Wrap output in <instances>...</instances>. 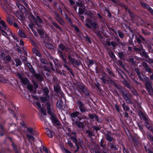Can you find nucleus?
<instances>
[{
  "label": "nucleus",
  "instance_id": "nucleus-26",
  "mask_svg": "<svg viewBox=\"0 0 153 153\" xmlns=\"http://www.w3.org/2000/svg\"><path fill=\"white\" fill-rule=\"evenodd\" d=\"M71 138L75 144H77V140L76 137L75 136H71Z\"/></svg>",
  "mask_w": 153,
  "mask_h": 153
},
{
  "label": "nucleus",
  "instance_id": "nucleus-46",
  "mask_svg": "<svg viewBox=\"0 0 153 153\" xmlns=\"http://www.w3.org/2000/svg\"><path fill=\"white\" fill-rule=\"evenodd\" d=\"M100 79L102 80V82L104 83H106L107 82H108V81L106 80L103 77H100Z\"/></svg>",
  "mask_w": 153,
  "mask_h": 153
},
{
  "label": "nucleus",
  "instance_id": "nucleus-34",
  "mask_svg": "<svg viewBox=\"0 0 153 153\" xmlns=\"http://www.w3.org/2000/svg\"><path fill=\"white\" fill-rule=\"evenodd\" d=\"M123 107L125 110L129 111V108L127 106L125 105L124 104L123 105Z\"/></svg>",
  "mask_w": 153,
  "mask_h": 153
},
{
  "label": "nucleus",
  "instance_id": "nucleus-61",
  "mask_svg": "<svg viewBox=\"0 0 153 153\" xmlns=\"http://www.w3.org/2000/svg\"><path fill=\"white\" fill-rule=\"evenodd\" d=\"M40 61H41V62L43 63V64H45L46 63V61L44 59H40Z\"/></svg>",
  "mask_w": 153,
  "mask_h": 153
},
{
  "label": "nucleus",
  "instance_id": "nucleus-29",
  "mask_svg": "<svg viewBox=\"0 0 153 153\" xmlns=\"http://www.w3.org/2000/svg\"><path fill=\"white\" fill-rule=\"evenodd\" d=\"M54 91L56 92H58L60 90V87L59 85H56L54 88Z\"/></svg>",
  "mask_w": 153,
  "mask_h": 153
},
{
  "label": "nucleus",
  "instance_id": "nucleus-40",
  "mask_svg": "<svg viewBox=\"0 0 153 153\" xmlns=\"http://www.w3.org/2000/svg\"><path fill=\"white\" fill-rule=\"evenodd\" d=\"M59 48L62 50H63L65 49V47L64 45L62 44H60L59 45Z\"/></svg>",
  "mask_w": 153,
  "mask_h": 153
},
{
  "label": "nucleus",
  "instance_id": "nucleus-62",
  "mask_svg": "<svg viewBox=\"0 0 153 153\" xmlns=\"http://www.w3.org/2000/svg\"><path fill=\"white\" fill-rule=\"evenodd\" d=\"M13 26L15 27L16 28H18L19 27V26L16 23L14 22L13 24Z\"/></svg>",
  "mask_w": 153,
  "mask_h": 153
},
{
  "label": "nucleus",
  "instance_id": "nucleus-2",
  "mask_svg": "<svg viewBox=\"0 0 153 153\" xmlns=\"http://www.w3.org/2000/svg\"><path fill=\"white\" fill-rule=\"evenodd\" d=\"M44 92V95L43 97H40V100L42 103V105H45L46 107L49 105H53L52 103L51 104L50 101H52L50 99V96L48 95V93L49 91L48 88H45L43 89Z\"/></svg>",
  "mask_w": 153,
  "mask_h": 153
},
{
  "label": "nucleus",
  "instance_id": "nucleus-49",
  "mask_svg": "<svg viewBox=\"0 0 153 153\" xmlns=\"http://www.w3.org/2000/svg\"><path fill=\"white\" fill-rule=\"evenodd\" d=\"M46 46L47 48L49 49L51 48L52 47V45L49 43L46 44Z\"/></svg>",
  "mask_w": 153,
  "mask_h": 153
},
{
  "label": "nucleus",
  "instance_id": "nucleus-15",
  "mask_svg": "<svg viewBox=\"0 0 153 153\" xmlns=\"http://www.w3.org/2000/svg\"><path fill=\"white\" fill-rule=\"evenodd\" d=\"M20 80L22 83L24 85H26L29 82L28 80L25 78H23Z\"/></svg>",
  "mask_w": 153,
  "mask_h": 153
},
{
  "label": "nucleus",
  "instance_id": "nucleus-6",
  "mask_svg": "<svg viewBox=\"0 0 153 153\" xmlns=\"http://www.w3.org/2000/svg\"><path fill=\"white\" fill-rule=\"evenodd\" d=\"M81 115V114L79 113V112L76 111L75 112L72 113L71 115V117L72 118H75L76 117H77L78 119L79 120H82V118L80 117H79V115Z\"/></svg>",
  "mask_w": 153,
  "mask_h": 153
},
{
  "label": "nucleus",
  "instance_id": "nucleus-30",
  "mask_svg": "<svg viewBox=\"0 0 153 153\" xmlns=\"http://www.w3.org/2000/svg\"><path fill=\"white\" fill-rule=\"evenodd\" d=\"M27 88L30 91V92H32L33 90V87L31 85L28 84L27 85Z\"/></svg>",
  "mask_w": 153,
  "mask_h": 153
},
{
  "label": "nucleus",
  "instance_id": "nucleus-47",
  "mask_svg": "<svg viewBox=\"0 0 153 153\" xmlns=\"http://www.w3.org/2000/svg\"><path fill=\"white\" fill-rule=\"evenodd\" d=\"M141 4V5L143 7L145 8H147V7L148 6V5H147L146 4L144 3H140Z\"/></svg>",
  "mask_w": 153,
  "mask_h": 153
},
{
  "label": "nucleus",
  "instance_id": "nucleus-63",
  "mask_svg": "<svg viewBox=\"0 0 153 153\" xmlns=\"http://www.w3.org/2000/svg\"><path fill=\"white\" fill-rule=\"evenodd\" d=\"M24 44L23 41L21 39L20 41L19 45H23Z\"/></svg>",
  "mask_w": 153,
  "mask_h": 153
},
{
  "label": "nucleus",
  "instance_id": "nucleus-9",
  "mask_svg": "<svg viewBox=\"0 0 153 153\" xmlns=\"http://www.w3.org/2000/svg\"><path fill=\"white\" fill-rule=\"evenodd\" d=\"M111 133L110 131H108L105 136V138L107 140L111 142L112 141L113 137H111Z\"/></svg>",
  "mask_w": 153,
  "mask_h": 153
},
{
  "label": "nucleus",
  "instance_id": "nucleus-10",
  "mask_svg": "<svg viewBox=\"0 0 153 153\" xmlns=\"http://www.w3.org/2000/svg\"><path fill=\"white\" fill-rule=\"evenodd\" d=\"M75 123L76 126L80 128H83L84 127L83 122L79 121H76Z\"/></svg>",
  "mask_w": 153,
  "mask_h": 153
},
{
  "label": "nucleus",
  "instance_id": "nucleus-38",
  "mask_svg": "<svg viewBox=\"0 0 153 153\" xmlns=\"http://www.w3.org/2000/svg\"><path fill=\"white\" fill-rule=\"evenodd\" d=\"M7 20L8 22L11 25L13 24L11 20V19L9 17H7Z\"/></svg>",
  "mask_w": 153,
  "mask_h": 153
},
{
  "label": "nucleus",
  "instance_id": "nucleus-12",
  "mask_svg": "<svg viewBox=\"0 0 153 153\" xmlns=\"http://www.w3.org/2000/svg\"><path fill=\"white\" fill-rule=\"evenodd\" d=\"M93 22L89 19H87L85 21V25L89 28L91 27V25Z\"/></svg>",
  "mask_w": 153,
  "mask_h": 153
},
{
  "label": "nucleus",
  "instance_id": "nucleus-35",
  "mask_svg": "<svg viewBox=\"0 0 153 153\" xmlns=\"http://www.w3.org/2000/svg\"><path fill=\"white\" fill-rule=\"evenodd\" d=\"M17 6L20 10H22L25 8V7L21 4H17Z\"/></svg>",
  "mask_w": 153,
  "mask_h": 153
},
{
  "label": "nucleus",
  "instance_id": "nucleus-13",
  "mask_svg": "<svg viewBox=\"0 0 153 153\" xmlns=\"http://www.w3.org/2000/svg\"><path fill=\"white\" fill-rule=\"evenodd\" d=\"M56 19L61 25H63L64 22L60 18L59 15L58 13H56Z\"/></svg>",
  "mask_w": 153,
  "mask_h": 153
},
{
  "label": "nucleus",
  "instance_id": "nucleus-18",
  "mask_svg": "<svg viewBox=\"0 0 153 153\" xmlns=\"http://www.w3.org/2000/svg\"><path fill=\"white\" fill-rule=\"evenodd\" d=\"M137 74L139 77V78L142 80H143V79H144L146 77L145 76L141 74L139 71H137Z\"/></svg>",
  "mask_w": 153,
  "mask_h": 153
},
{
  "label": "nucleus",
  "instance_id": "nucleus-7",
  "mask_svg": "<svg viewBox=\"0 0 153 153\" xmlns=\"http://www.w3.org/2000/svg\"><path fill=\"white\" fill-rule=\"evenodd\" d=\"M136 50L137 51H139L141 52L140 53L142 56L146 58H147L148 57V55L143 50L142 47H141L140 48H137Z\"/></svg>",
  "mask_w": 153,
  "mask_h": 153
},
{
  "label": "nucleus",
  "instance_id": "nucleus-58",
  "mask_svg": "<svg viewBox=\"0 0 153 153\" xmlns=\"http://www.w3.org/2000/svg\"><path fill=\"white\" fill-rule=\"evenodd\" d=\"M118 54L120 58H122L123 57V52H120Z\"/></svg>",
  "mask_w": 153,
  "mask_h": 153
},
{
  "label": "nucleus",
  "instance_id": "nucleus-14",
  "mask_svg": "<svg viewBox=\"0 0 153 153\" xmlns=\"http://www.w3.org/2000/svg\"><path fill=\"white\" fill-rule=\"evenodd\" d=\"M19 35L21 37L25 38L26 36L24 32L21 30H19L18 32Z\"/></svg>",
  "mask_w": 153,
  "mask_h": 153
},
{
  "label": "nucleus",
  "instance_id": "nucleus-44",
  "mask_svg": "<svg viewBox=\"0 0 153 153\" xmlns=\"http://www.w3.org/2000/svg\"><path fill=\"white\" fill-rule=\"evenodd\" d=\"M11 60V57L9 55H7L6 56V58H5V60H7V62H9Z\"/></svg>",
  "mask_w": 153,
  "mask_h": 153
},
{
  "label": "nucleus",
  "instance_id": "nucleus-57",
  "mask_svg": "<svg viewBox=\"0 0 153 153\" xmlns=\"http://www.w3.org/2000/svg\"><path fill=\"white\" fill-rule=\"evenodd\" d=\"M68 143L71 147H73V145L71 141H68Z\"/></svg>",
  "mask_w": 153,
  "mask_h": 153
},
{
  "label": "nucleus",
  "instance_id": "nucleus-51",
  "mask_svg": "<svg viewBox=\"0 0 153 153\" xmlns=\"http://www.w3.org/2000/svg\"><path fill=\"white\" fill-rule=\"evenodd\" d=\"M88 116L91 119H93L95 117V115H94L93 114H90Z\"/></svg>",
  "mask_w": 153,
  "mask_h": 153
},
{
  "label": "nucleus",
  "instance_id": "nucleus-1",
  "mask_svg": "<svg viewBox=\"0 0 153 153\" xmlns=\"http://www.w3.org/2000/svg\"><path fill=\"white\" fill-rule=\"evenodd\" d=\"M0 27L1 28V30L2 35L7 37V35H11L13 38L19 42V40H17L16 37L13 34L10 30L9 28L4 21L1 19L0 17Z\"/></svg>",
  "mask_w": 153,
  "mask_h": 153
},
{
  "label": "nucleus",
  "instance_id": "nucleus-43",
  "mask_svg": "<svg viewBox=\"0 0 153 153\" xmlns=\"http://www.w3.org/2000/svg\"><path fill=\"white\" fill-rule=\"evenodd\" d=\"M17 76L19 77V79L21 80L22 79V74L19 73H17Z\"/></svg>",
  "mask_w": 153,
  "mask_h": 153
},
{
  "label": "nucleus",
  "instance_id": "nucleus-27",
  "mask_svg": "<svg viewBox=\"0 0 153 153\" xmlns=\"http://www.w3.org/2000/svg\"><path fill=\"white\" fill-rule=\"evenodd\" d=\"M124 98H125V100L128 103H129L130 102V100L128 96L125 94L123 95Z\"/></svg>",
  "mask_w": 153,
  "mask_h": 153
},
{
  "label": "nucleus",
  "instance_id": "nucleus-64",
  "mask_svg": "<svg viewBox=\"0 0 153 153\" xmlns=\"http://www.w3.org/2000/svg\"><path fill=\"white\" fill-rule=\"evenodd\" d=\"M33 32L34 35L36 36H38V33H37V32H36V31H34V30H33Z\"/></svg>",
  "mask_w": 153,
  "mask_h": 153
},
{
  "label": "nucleus",
  "instance_id": "nucleus-4",
  "mask_svg": "<svg viewBox=\"0 0 153 153\" xmlns=\"http://www.w3.org/2000/svg\"><path fill=\"white\" fill-rule=\"evenodd\" d=\"M146 86L150 94L151 95H153V90L151 83L149 81L146 82Z\"/></svg>",
  "mask_w": 153,
  "mask_h": 153
},
{
  "label": "nucleus",
  "instance_id": "nucleus-19",
  "mask_svg": "<svg viewBox=\"0 0 153 153\" xmlns=\"http://www.w3.org/2000/svg\"><path fill=\"white\" fill-rule=\"evenodd\" d=\"M16 65L17 66L22 64V62L20 59L18 58H16L15 60Z\"/></svg>",
  "mask_w": 153,
  "mask_h": 153
},
{
  "label": "nucleus",
  "instance_id": "nucleus-42",
  "mask_svg": "<svg viewBox=\"0 0 153 153\" xmlns=\"http://www.w3.org/2000/svg\"><path fill=\"white\" fill-rule=\"evenodd\" d=\"M43 149L44 151L46 153H51L50 151H48L47 148L45 146L43 147Z\"/></svg>",
  "mask_w": 153,
  "mask_h": 153
},
{
  "label": "nucleus",
  "instance_id": "nucleus-33",
  "mask_svg": "<svg viewBox=\"0 0 153 153\" xmlns=\"http://www.w3.org/2000/svg\"><path fill=\"white\" fill-rule=\"evenodd\" d=\"M27 136L28 139H31L32 140L34 141L35 139V138L33 136L29 134H27Z\"/></svg>",
  "mask_w": 153,
  "mask_h": 153
},
{
  "label": "nucleus",
  "instance_id": "nucleus-45",
  "mask_svg": "<svg viewBox=\"0 0 153 153\" xmlns=\"http://www.w3.org/2000/svg\"><path fill=\"white\" fill-rule=\"evenodd\" d=\"M20 57L22 60L23 61H26L27 60V58L25 56H21Z\"/></svg>",
  "mask_w": 153,
  "mask_h": 153
},
{
  "label": "nucleus",
  "instance_id": "nucleus-53",
  "mask_svg": "<svg viewBox=\"0 0 153 153\" xmlns=\"http://www.w3.org/2000/svg\"><path fill=\"white\" fill-rule=\"evenodd\" d=\"M88 63L89 65H93L94 64V61L92 60H89Z\"/></svg>",
  "mask_w": 153,
  "mask_h": 153
},
{
  "label": "nucleus",
  "instance_id": "nucleus-23",
  "mask_svg": "<svg viewBox=\"0 0 153 153\" xmlns=\"http://www.w3.org/2000/svg\"><path fill=\"white\" fill-rule=\"evenodd\" d=\"M79 109L80 111L82 113L85 112L87 109L86 108L84 105H83V106L81 107L80 108H79Z\"/></svg>",
  "mask_w": 153,
  "mask_h": 153
},
{
  "label": "nucleus",
  "instance_id": "nucleus-31",
  "mask_svg": "<svg viewBox=\"0 0 153 153\" xmlns=\"http://www.w3.org/2000/svg\"><path fill=\"white\" fill-rule=\"evenodd\" d=\"M110 147L111 148L115 150H117L118 149L117 147L114 144L112 143H111Z\"/></svg>",
  "mask_w": 153,
  "mask_h": 153
},
{
  "label": "nucleus",
  "instance_id": "nucleus-36",
  "mask_svg": "<svg viewBox=\"0 0 153 153\" xmlns=\"http://www.w3.org/2000/svg\"><path fill=\"white\" fill-rule=\"evenodd\" d=\"M62 149L63 152L66 153H71L70 151L68 150L67 149L65 148L64 147H62L61 148Z\"/></svg>",
  "mask_w": 153,
  "mask_h": 153
},
{
  "label": "nucleus",
  "instance_id": "nucleus-17",
  "mask_svg": "<svg viewBox=\"0 0 153 153\" xmlns=\"http://www.w3.org/2000/svg\"><path fill=\"white\" fill-rule=\"evenodd\" d=\"M0 58L4 61H5L4 53L2 51H0Z\"/></svg>",
  "mask_w": 153,
  "mask_h": 153
},
{
  "label": "nucleus",
  "instance_id": "nucleus-41",
  "mask_svg": "<svg viewBox=\"0 0 153 153\" xmlns=\"http://www.w3.org/2000/svg\"><path fill=\"white\" fill-rule=\"evenodd\" d=\"M108 72V73L110 74L112 76H114V74L112 73L111 71L108 68H107L106 69Z\"/></svg>",
  "mask_w": 153,
  "mask_h": 153
},
{
  "label": "nucleus",
  "instance_id": "nucleus-56",
  "mask_svg": "<svg viewBox=\"0 0 153 153\" xmlns=\"http://www.w3.org/2000/svg\"><path fill=\"white\" fill-rule=\"evenodd\" d=\"M119 35L121 38H123L124 37V34L122 32L119 33Z\"/></svg>",
  "mask_w": 153,
  "mask_h": 153
},
{
  "label": "nucleus",
  "instance_id": "nucleus-59",
  "mask_svg": "<svg viewBox=\"0 0 153 153\" xmlns=\"http://www.w3.org/2000/svg\"><path fill=\"white\" fill-rule=\"evenodd\" d=\"M85 38L89 43H91V41L89 38L87 36L85 37Z\"/></svg>",
  "mask_w": 153,
  "mask_h": 153
},
{
  "label": "nucleus",
  "instance_id": "nucleus-50",
  "mask_svg": "<svg viewBox=\"0 0 153 153\" xmlns=\"http://www.w3.org/2000/svg\"><path fill=\"white\" fill-rule=\"evenodd\" d=\"M147 9L152 13L153 14V10L148 5V7H147Z\"/></svg>",
  "mask_w": 153,
  "mask_h": 153
},
{
  "label": "nucleus",
  "instance_id": "nucleus-16",
  "mask_svg": "<svg viewBox=\"0 0 153 153\" xmlns=\"http://www.w3.org/2000/svg\"><path fill=\"white\" fill-rule=\"evenodd\" d=\"M46 134L48 136L50 137H53V134L52 132L48 129H46Z\"/></svg>",
  "mask_w": 153,
  "mask_h": 153
},
{
  "label": "nucleus",
  "instance_id": "nucleus-37",
  "mask_svg": "<svg viewBox=\"0 0 153 153\" xmlns=\"http://www.w3.org/2000/svg\"><path fill=\"white\" fill-rule=\"evenodd\" d=\"M35 104L39 109L42 108L41 104L39 102H36L35 103Z\"/></svg>",
  "mask_w": 153,
  "mask_h": 153
},
{
  "label": "nucleus",
  "instance_id": "nucleus-24",
  "mask_svg": "<svg viewBox=\"0 0 153 153\" xmlns=\"http://www.w3.org/2000/svg\"><path fill=\"white\" fill-rule=\"evenodd\" d=\"M77 105L79 108H80L81 107L84 105L80 101H78L77 102Z\"/></svg>",
  "mask_w": 153,
  "mask_h": 153
},
{
  "label": "nucleus",
  "instance_id": "nucleus-60",
  "mask_svg": "<svg viewBox=\"0 0 153 153\" xmlns=\"http://www.w3.org/2000/svg\"><path fill=\"white\" fill-rule=\"evenodd\" d=\"M70 61L72 63H74L75 62V59L71 58H69Z\"/></svg>",
  "mask_w": 153,
  "mask_h": 153
},
{
  "label": "nucleus",
  "instance_id": "nucleus-20",
  "mask_svg": "<svg viewBox=\"0 0 153 153\" xmlns=\"http://www.w3.org/2000/svg\"><path fill=\"white\" fill-rule=\"evenodd\" d=\"M33 52L34 53L36 54L37 56H39V57H41V54L39 53V51L36 49L35 48H33Z\"/></svg>",
  "mask_w": 153,
  "mask_h": 153
},
{
  "label": "nucleus",
  "instance_id": "nucleus-8",
  "mask_svg": "<svg viewBox=\"0 0 153 153\" xmlns=\"http://www.w3.org/2000/svg\"><path fill=\"white\" fill-rule=\"evenodd\" d=\"M62 58L63 62L65 63V64L64 65V66L66 68H67L68 66L66 64L67 63V61L66 59V57L65 56V54H62L61 53L59 55Z\"/></svg>",
  "mask_w": 153,
  "mask_h": 153
},
{
  "label": "nucleus",
  "instance_id": "nucleus-32",
  "mask_svg": "<svg viewBox=\"0 0 153 153\" xmlns=\"http://www.w3.org/2000/svg\"><path fill=\"white\" fill-rule=\"evenodd\" d=\"M34 76L36 78L38 79L41 80H42V77L38 74H34Z\"/></svg>",
  "mask_w": 153,
  "mask_h": 153
},
{
  "label": "nucleus",
  "instance_id": "nucleus-39",
  "mask_svg": "<svg viewBox=\"0 0 153 153\" xmlns=\"http://www.w3.org/2000/svg\"><path fill=\"white\" fill-rule=\"evenodd\" d=\"M92 27L94 28H96L97 27V24L96 22H93L91 25Z\"/></svg>",
  "mask_w": 153,
  "mask_h": 153
},
{
  "label": "nucleus",
  "instance_id": "nucleus-5",
  "mask_svg": "<svg viewBox=\"0 0 153 153\" xmlns=\"http://www.w3.org/2000/svg\"><path fill=\"white\" fill-rule=\"evenodd\" d=\"M33 20L35 22L37 26H40V24H42V19H40L39 16H37V19H36L35 17L33 15L31 16Z\"/></svg>",
  "mask_w": 153,
  "mask_h": 153
},
{
  "label": "nucleus",
  "instance_id": "nucleus-54",
  "mask_svg": "<svg viewBox=\"0 0 153 153\" xmlns=\"http://www.w3.org/2000/svg\"><path fill=\"white\" fill-rule=\"evenodd\" d=\"M53 24L56 27L59 28L60 30H61V28L58 26L56 23L55 22H53Z\"/></svg>",
  "mask_w": 153,
  "mask_h": 153
},
{
  "label": "nucleus",
  "instance_id": "nucleus-52",
  "mask_svg": "<svg viewBox=\"0 0 153 153\" xmlns=\"http://www.w3.org/2000/svg\"><path fill=\"white\" fill-rule=\"evenodd\" d=\"M148 138L151 141H153V137L150 135H148Z\"/></svg>",
  "mask_w": 153,
  "mask_h": 153
},
{
  "label": "nucleus",
  "instance_id": "nucleus-11",
  "mask_svg": "<svg viewBox=\"0 0 153 153\" xmlns=\"http://www.w3.org/2000/svg\"><path fill=\"white\" fill-rule=\"evenodd\" d=\"M62 102L61 100H58L56 104L57 107L60 110L62 109Z\"/></svg>",
  "mask_w": 153,
  "mask_h": 153
},
{
  "label": "nucleus",
  "instance_id": "nucleus-21",
  "mask_svg": "<svg viewBox=\"0 0 153 153\" xmlns=\"http://www.w3.org/2000/svg\"><path fill=\"white\" fill-rule=\"evenodd\" d=\"M27 131L32 134H34V133L32 128L29 127L27 128Z\"/></svg>",
  "mask_w": 153,
  "mask_h": 153
},
{
  "label": "nucleus",
  "instance_id": "nucleus-28",
  "mask_svg": "<svg viewBox=\"0 0 153 153\" xmlns=\"http://www.w3.org/2000/svg\"><path fill=\"white\" fill-rule=\"evenodd\" d=\"M39 110L44 115H46V111L45 109L41 108Z\"/></svg>",
  "mask_w": 153,
  "mask_h": 153
},
{
  "label": "nucleus",
  "instance_id": "nucleus-48",
  "mask_svg": "<svg viewBox=\"0 0 153 153\" xmlns=\"http://www.w3.org/2000/svg\"><path fill=\"white\" fill-rule=\"evenodd\" d=\"M84 13L83 10L81 8H79V13L80 14H82Z\"/></svg>",
  "mask_w": 153,
  "mask_h": 153
},
{
  "label": "nucleus",
  "instance_id": "nucleus-3",
  "mask_svg": "<svg viewBox=\"0 0 153 153\" xmlns=\"http://www.w3.org/2000/svg\"><path fill=\"white\" fill-rule=\"evenodd\" d=\"M48 114L51 116V120L53 124H56L57 125H59V121L57 119L56 117L53 115L52 111H53V105H49L46 107Z\"/></svg>",
  "mask_w": 153,
  "mask_h": 153
},
{
  "label": "nucleus",
  "instance_id": "nucleus-55",
  "mask_svg": "<svg viewBox=\"0 0 153 153\" xmlns=\"http://www.w3.org/2000/svg\"><path fill=\"white\" fill-rule=\"evenodd\" d=\"M38 32L41 35H42L44 34V32L43 30H38Z\"/></svg>",
  "mask_w": 153,
  "mask_h": 153
},
{
  "label": "nucleus",
  "instance_id": "nucleus-22",
  "mask_svg": "<svg viewBox=\"0 0 153 153\" xmlns=\"http://www.w3.org/2000/svg\"><path fill=\"white\" fill-rule=\"evenodd\" d=\"M108 45L110 46L111 45L113 47L116 46L117 45V43L114 42H108Z\"/></svg>",
  "mask_w": 153,
  "mask_h": 153
},
{
  "label": "nucleus",
  "instance_id": "nucleus-25",
  "mask_svg": "<svg viewBox=\"0 0 153 153\" xmlns=\"http://www.w3.org/2000/svg\"><path fill=\"white\" fill-rule=\"evenodd\" d=\"M136 39L137 42L139 43H140L142 42L141 40H144V39L142 37H136Z\"/></svg>",
  "mask_w": 153,
  "mask_h": 153
}]
</instances>
